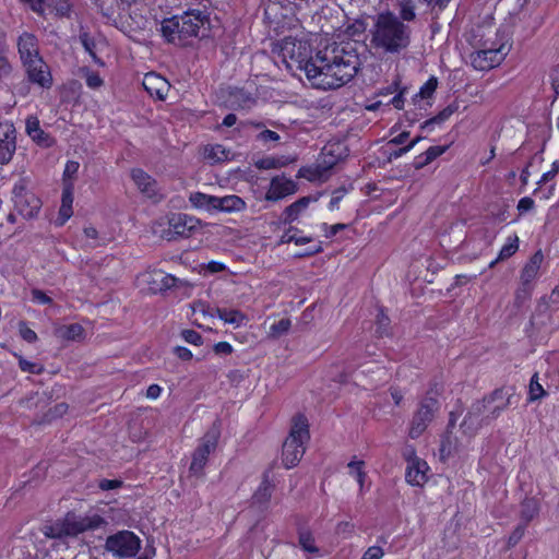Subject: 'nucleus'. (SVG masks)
I'll use <instances>...</instances> for the list:
<instances>
[{
    "instance_id": "1",
    "label": "nucleus",
    "mask_w": 559,
    "mask_h": 559,
    "mask_svg": "<svg viewBox=\"0 0 559 559\" xmlns=\"http://www.w3.org/2000/svg\"><path fill=\"white\" fill-rule=\"evenodd\" d=\"M364 46L357 41H334L308 61L306 78L313 88L331 91L349 83L362 66Z\"/></svg>"
},
{
    "instance_id": "2",
    "label": "nucleus",
    "mask_w": 559,
    "mask_h": 559,
    "mask_svg": "<svg viewBox=\"0 0 559 559\" xmlns=\"http://www.w3.org/2000/svg\"><path fill=\"white\" fill-rule=\"evenodd\" d=\"M412 31L392 12H382L370 29V46L377 52L397 55L411 44Z\"/></svg>"
},
{
    "instance_id": "3",
    "label": "nucleus",
    "mask_w": 559,
    "mask_h": 559,
    "mask_svg": "<svg viewBox=\"0 0 559 559\" xmlns=\"http://www.w3.org/2000/svg\"><path fill=\"white\" fill-rule=\"evenodd\" d=\"M209 24V17L200 10H191L180 15L164 19L160 24L163 37L170 44L186 46L198 37Z\"/></svg>"
},
{
    "instance_id": "4",
    "label": "nucleus",
    "mask_w": 559,
    "mask_h": 559,
    "mask_svg": "<svg viewBox=\"0 0 559 559\" xmlns=\"http://www.w3.org/2000/svg\"><path fill=\"white\" fill-rule=\"evenodd\" d=\"M17 50L28 80L43 88H50L52 75L39 55L37 38L31 33H23L17 39Z\"/></svg>"
},
{
    "instance_id": "5",
    "label": "nucleus",
    "mask_w": 559,
    "mask_h": 559,
    "mask_svg": "<svg viewBox=\"0 0 559 559\" xmlns=\"http://www.w3.org/2000/svg\"><path fill=\"white\" fill-rule=\"evenodd\" d=\"M273 52L288 70H302L306 73L308 61L313 57L309 40L301 32L286 36L275 44Z\"/></svg>"
},
{
    "instance_id": "6",
    "label": "nucleus",
    "mask_w": 559,
    "mask_h": 559,
    "mask_svg": "<svg viewBox=\"0 0 559 559\" xmlns=\"http://www.w3.org/2000/svg\"><path fill=\"white\" fill-rule=\"evenodd\" d=\"M309 439L308 419L299 414L294 417L289 436L283 444L282 461L286 468H292L299 463Z\"/></svg>"
},
{
    "instance_id": "7",
    "label": "nucleus",
    "mask_w": 559,
    "mask_h": 559,
    "mask_svg": "<svg viewBox=\"0 0 559 559\" xmlns=\"http://www.w3.org/2000/svg\"><path fill=\"white\" fill-rule=\"evenodd\" d=\"M104 522L98 514H68L62 521L47 527L45 534L52 538L74 537L85 531L98 528Z\"/></svg>"
},
{
    "instance_id": "8",
    "label": "nucleus",
    "mask_w": 559,
    "mask_h": 559,
    "mask_svg": "<svg viewBox=\"0 0 559 559\" xmlns=\"http://www.w3.org/2000/svg\"><path fill=\"white\" fill-rule=\"evenodd\" d=\"M168 224L167 229L157 228L158 237L166 240H174L177 237H189L192 233L201 227V221L194 216L175 213L162 216V221L157 227Z\"/></svg>"
},
{
    "instance_id": "9",
    "label": "nucleus",
    "mask_w": 559,
    "mask_h": 559,
    "mask_svg": "<svg viewBox=\"0 0 559 559\" xmlns=\"http://www.w3.org/2000/svg\"><path fill=\"white\" fill-rule=\"evenodd\" d=\"M219 437V426L214 424L200 439L199 445L192 454V461L190 464L191 473L195 475L202 473L207 463L209 455L213 453L217 447Z\"/></svg>"
},
{
    "instance_id": "10",
    "label": "nucleus",
    "mask_w": 559,
    "mask_h": 559,
    "mask_svg": "<svg viewBox=\"0 0 559 559\" xmlns=\"http://www.w3.org/2000/svg\"><path fill=\"white\" fill-rule=\"evenodd\" d=\"M140 547V538L130 531H121L108 536L105 544L108 552L120 558L134 557Z\"/></svg>"
},
{
    "instance_id": "11",
    "label": "nucleus",
    "mask_w": 559,
    "mask_h": 559,
    "mask_svg": "<svg viewBox=\"0 0 559 559\" xmlns=\"http://www.w3.org/2000/svg\"><path fill=\"white\" fill-rule=\"evenodd\" d=\"M135 283L141 290L157 294L174 287L177 278L162 270H146L136 276Z\"/></svg>"
},
{
    "instance_id": "12",
    "label": "nucleus",
    "mask_w": 559,
    "mask_h": 559,
    "mask_svg": "<svg viewBox=\"0 0 559 559\" xmlns=\"http://www.w3.org/2000/svg\"><path fill=\"white\" fill-rule=\"evenodd\" d=\"M403 456L407 463L405 479L411 486L423 487L429 479L428 463L418 457L413 447L405 448Z\"/></svg>"
},
{
    "instance_id": "13",
    "label": "nucleus",
    "mask_w": 559,
    "mask_h": 559,
    "mask_svg": "<svg viewBox=\"0 0 559 559\" xmlns=\"http://www.w3.org/2000/svg\"><path fill=\"white\" fill-rule=\"evenodd\" d=\"M508 52L509 47L506 44L484 48L472 53L471 63L476 70L487 71L499 66L504 60Z\"/></svg>"
},
{
    "instance_id": "14",
    "label": "nucleus",
    "mask_w": 559,
    "mask_h": 559,
    "mask_svg": "<svg viewBox=\"0 0 559 559\" xmlns=\"http://www.w3.org/2000/svg\"><path fill=\"white\" fill-rule=\"evenodd\" d=\"M438 408L439 404L435 397L428 396L421 401L420 406L415 413L411 423V438H418L426 430L428 424L432 420Z\"/></svg>"
},
{
    "instance_id": "15",
    "label": "nucleus",
    "mask_w": 559,
    "mask_h": 559,
    "mask_svg": "<svg viewBox=\"0 0 559 559\" xmlns=\"http://www.w3.org/2000/svg\"><path fill=\"white\" fill-rule=\"evenodd\" d=\"M13 194L15 209L23 217L33 218L38 214L41 201L35 193L25 189L23 185H15Z\"/></svg>"
},
{
    "instance_id": "16",
    "label": "nucleus",
    "mask_w": 559,
    "mask_h": 559,
    "mask_svg": "<svg viewBox=\"0 0 559 559\" xmlns=\"http://www.w3.org/2000/svg\"><path fill=\"white\" fill-rule=\"evenodd\" d=\"M22 2L40 15L66 16L71 9L69 0H22Z\"/></svg>"
},
{
    "instance_id": "17",
    "label": "nucleus",
    "mask_w": 559,
    "mask_h": 559,
    "mask_svg": "<svg viewBox=\"0 0 559 559\" xmlns=\"http://www.w3.org/2000/svg\"><path fill=\"white\" fill-rule=\"evenodd\" d=\"M16 148L15 128L9 121L0 122V164H8Z\"/></svg>"
},
{
    "instance_id": "18",
    "label": "nucleus",
    "mask_w": 559,
    "mask_h": 559,
    "mask_svg": "<svg viewBox=\"0 0 559 559\" xmlns=\"http://www.w3.org/2000/svg\"><path fill=\"white\" fill-rule=\"evenodd\" d=\"M297 191V183L284 175L271 179L270 187L265 193V200L278 201Z\"/></svg>"
},
{
    "instance_id": "19",
    "label": "nucleus",
    "mask_w": 559,
    "mask_h": 559,
    "mask_svg": "<svg viewBox=\"0 0 559 559\" xmlns=\"http://www.w3.org/2000/svg\"><path fill=\"white\" fill-rule=\"evenodd\" d=\"M131 178L141 193L146 198L152 199L155 202L163 199V194L159 192L157 182L142 169H133L131 171Z\"/></svg>"
},
{
    "instance_id": "20",
    "label": "nucleus",
    "mask_w": 559,
    "mask_h": 559,
    "mask_svg": "<svg viewBox=\"0 0 559 559\" xmlns=\"http://www.w3.org/2000/svg\"><path fill=\"white\" fill-rule=\"evenodd\" d=\"M142 85L152 97L158 100L166 98L170 87L165 78L154 72H150L144 75Z\"/></svg>"
},
{
    "instance_id": "21",
    "label": "nucleus",
    "mask_w": 559,
    "mask_h": 559,
    "mask_svg": "<svg viewBox=\"0 0 559 559\" xmlns=\"http://www.w3.org/2000/svg\"><path fill=\"white\" fill-rule=\"evenodd\" d=\"M26 133L35 141L37 144L49 147L52 145L53 140L47 134L39 124V120L37 117L31 116L26 119Z\"/></svg>"
},
{
    "instance_id": "22",
    "label": "nucleus",
    "mask_w": 559,
    "mask_h": 559,
    "mask_svg": "<svg viewBox=\"0 0 559 559\" xmlns=\"http://www.w3.org/2000/svg\"><path fill=\"white\" fill-rule=\"evenodd\" d=\"M211 317L219 318L225 324L233 325L234 328H240L248 322V317L236 309L216 308Z\"/></svg>"
},
{
    "instance_id": "23",
    "label": "nucleus",
    "mask_w": 559,
    "mask_h": 559,
    "mask_svg": "<svg viewBox=\"0 0 559 559\" xmlns=\"http://www.w3.org/2000/svg\"><path fill=\"white\" fill-rule=\"evenodd\" d=\"M73 187L71 183H68L62 189V198H61V205L59 209V214L57 217L56 223L59 226H62L73 214Z\"/></svg>"
},
{
    "instance_id": "24",
    "label": "nucleus",
    "mask_w": 559,
    "mask_h": 559,
    "mask_svg": "<svg viewBox=\"0 0 559 559\" xmlns=\"http://www.w3.org/2000/svg\"><path fill=\"white\" fill-rule=\"evenodd\" d=\"M246 209V202L238 195L216 197V212L238 213Z\"/></svg>"
},
{
    "instance_id": "25",
    "label": "nucleus",
    "mask_w": 559,
    "mask_h": 559,
    "mask_svg": "<svg viewBox=\"0 0 559 559\" xmlns=\"http://www.w3.org/2000/svg\"><path fill=\"white\" fill-rule=\"evenodd\" d=\"M542 261L543 255L540 254V252H537L524 265L521 272V282L524 286L531 285L537 278Z\"/></svg>"
},
{
    "instance_id": "26",
    "label": "nucleus",
    "mask_w": 559,
    "mask_h": 559,
    "mask_svg": "<svg viewBox=\"0 0 559 559\" xmlns=\"http://www.w3.org/2000/svg\"><path fill=\"white\" fill-rule=\"evenodd\" d=\"M55 335L61 341H81L84 338V329L79 323L62 324L55 329Z\"/></svg>"
},
{
    "instance_id": "27",
    "label": "nucleus",
    "mask_w": 559,
    "mask_h": 559,
    "mask_svg": "<svg viewBox=\"0 0 559 559\" xmlns=\"http://www.w3.org/2000/svg\"><path fill=\"white\" fill-rule=\"evenodd\" d=\"M365 462L362 460L357 459L356 456L353 460H350L347 464L348 474L357 481L360 495H362L367 489V474L365 471Z\"/></svg>"
},
{
    "instance_id": "28",
    "label": "nucleus",
    "mask_w": 559,
    "mask_h": 559,
    "mask_svg": "<svg viewBox=\"0 0 559 559\" xmlns=\"http://www.w3.org/2000/svg\"><path fill=\"white\" fill-rule=\"evenodd\" d=\"M191 205L197 210H202L209 213H215L216 210V197L205 194L202 192H192L189 195Z\"/></svg>"
},
{
    "instance_id": "29",
    "label": "nucleus",
    "mask_w": 559,
    "mask_h": 559,
    "mask_svg": "<svg viewBox=\"0 0 559 559\" xmlns=\"http://www.w3.org/2000/svg\"><path fill=\"white\" fill-rule=\"evenodd\" d=\"M314 201L316 199H312L310 197H304L288 205L284 211V222H295L308 209L310 203Z\"/></svg>"
},
{
    "instance_id": "30",
    "label": "nucleus",
    "mask_w": 559,
    "mask_h": 559,
    "mask_svg": "<svg viewBox=\"0 0 559 559\" xmlns=\"http://www.w3.org/2000/svg\"><path fill=\"white\" fill-rule=\"evenodd\" d=\"M366 24L361 20H355L350 23H347L343 29L344 36L347 38L346 41H357L359 45V37L365 33ZM342 41H345L343 39Z\"/></svg>"
},
{
    "instance_id": "31",
    "label": "nucleus",
    "mask_w": 559,
    "mask_h": 559,
    "mask_svg": "<svg viewBox=\"0 0 559 559\" xmlns=\"http://www.w3.org/2000/svg\"><path fill=\"white\" fill-rule=\"evenodd\" d=\"M292 328V321L288 318H283L272 323L267 331V337L272 340L280 338L288 333Z\"/></svg>"
},
{
    "instance_id": "32",
    "label": "nucleus",
    "mask_w": 559,
    "mask_h": 559,
    "mask_svg": "<svg viewBox=\"0 0 559 559\" xmlns=\"http://www.w3.org/2000/svg\"><path fill=\"white\" fill-rule=\"evenodd\" d=\"M519 242L520 240L516 235L509 236L500 249L497 260H506L512 257L519 249Z\"/></svg>"
},
{
    "instance_id": "33",
    "label": "nucleus",
    "mask_w": 559,
    "mask_h": 559,
    "mask_svg": "<svg viewBox=\"0 0 559 559\" xmlns=\"http://www.w3.org/2000/svg\"><path fill=\"white\" fill-rule=\"evenodd\" d=\"M547 395V392L543 388V385L539 383L538 374L535 373L530 381L528 386V401L535 402L538 401Z\"/></svg>"
},
{
    "instance_id": "34",
    "label": "nucleus",
    "mask_w": 559,
    "mask_h": 559,
    "mask_svg": "<svg viewBox=\"0 0 559 559\" xmlns=\"http://www.w3.org/2000/svg\"><path fill=\"white\" fill-rule=\"evenodd\" d=\"M287 164H288V160H286L284 158L272 157V156L260 158L254 163V165L258 169H265V170L281 168Z\"/></svg>"
},
{
    "instance_id": "35",
    "label": "nucleus",
    "mask_w": 559,
    "mask_h": 559,
    "mask_svg": "<svg viewBox=\"0 0 559 559\" xmlns=\"http://www.w3.org/2000/svg\"><path fill=\"white\" fill-rule=\"evenodd\" d=\"M401 21H413L416 16L415 0H399Z\"/></svg>"
},
{
    "instance_id": "36",
    "label": "nucleus",
    "mask_w": 559,
    "mask_h": 559,
    "mask_svg": "<svg viewBox=\"0 0 559 559\" xmlns=\"http://www.w3.org/2000/svg\"><path fill=\"white\" fill-rule=\"evenodd\" d=\"M299 545L307 552H310V554L319 552V549L316 546V540L310 532L302 531L299 533Z\"/></svg>"
},
{
    "instance_id": "37",
    "label": "nucleus",
    "mask_w": 559,
    "mask_h": 559,
    "mask_svg": "<svg viewBox=\"0 0 559 559\" xmlns=\"http://www.w3.org/2000/svg\"><path fill=\"white\" fill-rule=\"evenodd\" d=\"M79 168L80 164L75 160H69L66 164L63 170V187H66L68 183H71V186L74 188V180L79 171Z\"/></svg>"
},
{
    "instance_id": "38",
    "label": "nucleus",
    "mask_w": 559,
    "mask_h": 559,
    "mask_svg": "<svg viewBox=\"0 0 559 559\" xmlns=\"http://www.w3.org/2000/svg\"><path fill=\"white\" fill-rule=\"evenodd\" d=\"M309 241H310V238L305 237V236H298L297 235V229H295V228H290L287 231H285L282 235L281 240H280L281 243L294 242V243H296L298 246L305 245V243H307Z\"/></svg>"
},
{
    "instance_id": "39",
    "label": "nucleus",
    "mask_w": 559,
    "mask_h": 559,
    "mask_svg": "<svg viewBox=\"0 0 559 559\" xmlns=\"http://www.w3.org/2000/svg\"><path fill=\"white\" fill-rule=\"evenodd\" d=\"M448 145H436V146H430L425 153H424V159L423 162L420 163V166H425L429 163H431L432 160H435L437 157L441 156L442 154H444L448 150Z\"/></svg>"
},
{
    "instance_id": "40",
    "label": "nucleus",
    "mask_w": 559,
    "mask_h": 559,
    "mask_svg": "<svg viewBox=\"0 0 559 559\" xmlns=\"http://www.w3.org/2000/svg\"><path fill=\"white\" fill-rule=\"evenodd\" d=\"M85 83L87 87L96 90L99 88L104 84V80L99 76L98 73L90 70V69H83Z\"/></svg>"
},
{
    "instance_id": "41",
    "label": "nucleus",
    "mask_w": 559,
    "mask_h": 559,
    "mask_svg": "<svg viewBox=\"0 0 559 559\" xmlns=\"http://www.w3.org/2000/svg\"><path fill=\"white\" fill-rule=\"evenodd\" d=\"M438 86V80L435 76H431L426 81V83L420 87L418 92V96L420 98H429L436 92Z\"/></svg>"
},
{
    "instance_id": "42",
    "label": "nucleus",
    "mask_w": 559,
    "mask_h": 559,
    "mask_svg": "<svg viewBox=\"0 0 559 559\" xmlns=\"http://www.w3.org/2000/svg\"><path fill=\"white\" fill-rule=\"evenodd\" d=\"M181 337L189 344L200 346L203 344V337L194 330H182Z\"/></svg>"
},
{
    "instance_id": "43",
    "label": "nucleus",
    "mask_w": 559,
    "mask_h": 559,
    "mask_svg": "<svg viewBox=\"0 0 559 559\" xmlns=\"http://www.w3.org/2000/svg\"><path fill=\"white\" fill-rule=\"evenodd\" d=\"M19 332L21 337L27 343H35L37 341V334L32 330L25 322H20Z\"/></svg>"
},
{
    "instance_id": "44",
    "label": "nucleus",
    "mask_w": 559,
    "mask_h": 559,
    "mask_svg": "<svg viewBox=\"0 0 559 559\" xmlns=\"http://www.w3.org/2000/svg\"><path fill=\"white\" fill-rule=\"evenodd\" d=\"M12 71V67L8 61L5 49L0 48V79L8 76Z\"/></svg>"
},
{
    "instance_id": "45",
    "label": "nucleus",
    "mask_w": 559,
    "mask_h": 559,
    "mask_svg": "<svg viewBox=\"0 0 559 559\" xmlns=\"http://www.w3.org/2000/svg\"><path fill=\"white\" fill-rule=\"evenodd\" d=\"M384 551L380 546H370L360 559H382Z\"/></svg>"
},
{
    "instance_id": "46",
    "label": "nucleus",
    "mask_w": 559,
    "mask_h": 559,
    "mask_svg": "<svg viewBox=\"0 0 559 559\" xmlns=\"http://www.w3.org/2000/svg\"><path fill=\"white\" fill-rule=\"evenodd\" d=\"M19 366H20L21 370H23L24 372H29V373H38L41 370V367L38 364L28 361L24 358H20Z\"/></svg>"
},
{
    "instance_id": "47",
    "label": "nucleus",
    "mask_w": 559,
    "mask_h": 559,
    "mask_svg": "<svg viewBox=\"0 0 559 559\" xmlns=\"http://www.w3.org/2000/svg\"><path fill=\"white\" fill-rule=\"evenodd\" d=\"M86 243L90 246L98 245V233L93 226H86L83 230Z\"/></svg>"
},
{
    "instance_id": "48",
    "label": "nucleus",
    "mask_w": 559,
    "mask_h": 559,
    "mask_svg": "<svg viewBox=\"0 0 559 559\" xmlns=\"http://www.w3.org/2000/svg\"><path fill=\"white\" fill-rule=\"evenodd\" d=\"M346 227L345 224H334V225H328L322 224V230L324 231L325 237L332 238L334 237L340 230L344 229Z\"/></svg>"
},
{
    "instance_id": "49",
    "label": "nucleus",
    "mask_w": 559,
    "mask_h": 559,
    "mask_svg": "<svg viewBox=\"0 0 559 559\" xmlns=\"http://www.w3.org/2000/svg\"><path fill=\"white\" fill-rule=\"evenodd\" d=\"M32 300L35 304L46 305L51 302V298L47 296L43 290L33 289L32 290Z\"/></svg>"
},
{
    "instance_id": "50",
    "label": "nucleus",
    "mask_w": 559,
    "mask_h": 559,
    "mask_svg": "<svg viewBox=\"0 0 559 559\" xmlns=\"http://www.w3.org/2000/svg\"><path fill=\"white\" fill-rule=\"evenodd\" d=\"M217 355H229L233 353V346L228 342H218L213 346Z\"/></svg>"
},
{
    "instance_id": "51",
    "label": "nucleus",
    "mask_w": 559,
    "mask_h": 559,
    "mask_svg": "<svg viewBox=\"0 0 559 559\" xmlns=\"http://www.w3.org/2000/svg\"><path fill=\"white\" fill-rule=\"evenodd\" d=\"M558 171H559V163H558V160H556L552 163L551 169L543 174L538 183L542 185V183H545L548 180L552 179L557 175Z\"/></svg>"
},
{
    "instance_id": "52",
    "label": "nucleus",
    "mask_w": 559,
    "mask_h": 559,
    "mask_svg": "<svg viewBox=\"0 0 559 559\" xmlns=\"http://www.w3.org/2000/svg\"><path fill=\"white\" fill-rule=\"evenodd\" d=\"M533 207H534V200L528 197L522 198L518 203V210L521 214L531 211Z\"/></svg>"
},
{
    "instance_id": "53",
    "label": "nucleus",
    "mask_w": 559,
    "mask_h": 559,
    "mask_svg": "<svg viewBox=\"0 0 559 559\" xmlns=\"http://www.w3.org/2000/svg\"><path fill=\"white\" fill-rule=\"evenodd\" d=\"M271 496V485L269 484L267 480H263L258 492L255 493V497L261 500V499H269Z\"/></svg>"
},
{
    "instance_id": "54",
    "label": "nucleus",
    "mask_w": 559,
    "mask_h": 559,
    "mask_svg": "<svg viewBox=\"0 0 559 559\" xmlns=\"http://www.w3.org/2000/svg\"><path fill=\"white\" fill-rule=\"evenodd\" d=\"M121 485L122 481L118 479H103L99 481V488L102 490H112L119 488Z\"/></svg>"
},
{
    "instance_id": "55",
    "label": "nucleus",
    "mask_w": 559,
    "mask_h": 559,
    "mask_svg": "<svg viewBox=\"0 0 559 559\" xmlns=\"http://www.w3.org/2000/svg\"><path fill=\"white\" fill-rule=\"evenodd\" d=\"M174 353L181 360H191L193 358L192 352L189 348L183 347V346L175 347Z\"/></svg>"
},
{
    "instance_id": "56",
    "label": "nucleus",
    "mask_w": 559,
    "mask_h": 559,
    "mask_svg": "<svg viewBox=\"0 0 559 559\" xmlns=\"http://www.w3.org/2000/svg\"><path fill=\"white\" fill-rule=\"evenodd\" d=\"M163 392L158 384H151L146 390V397L150 400H157Z\"/></svg>"
},
{
    "instance_id": "57",
    "label": "nucleus",
    "mask_w": 559,
    "mask_h": 559,
    "mask_svg": "<svg viewBox=\"0 0 559 559\" xmlns=\"http://www.w3.org/2000/svg\"><path fill=\"white\" fill-rule=\"evenodd\" d=\"M537 512L536 504L534 502H527L524 506L523 514L527 520H531Z\"/></svg>"
},
{
    "instance_id": "58",
    "label": "nucleus",
    "mask_w": 559,
    "mask_h": 559,
    "mask_svg": "<svg viewBox=\"0 0 559 559\" xmlns=\"http://www.w3.org/2000/svg\"><path fill=\"white\" fill-rule=\"evenodd\" d=\"M551 83L556 94L559 95V64L552 70Z\"/></svg>"
},
{
    "instance_id": "59",
    "label": "nucleus",
    "mask_w": 559,
    "mask_h": 559,
    "mask_svg": "<svg viewBox=\"0 0 559 559\" xmlns=\"http://www.w3.org/2000/svg\"><path fill=\"white\" fill-rule=\"evenodd\" d=\"M259 136L264 141H277L280 139L278 134L271 130H264Z\"/></svg>"
},
{
    "instance_id": "60",
    "label": "nucleus",
    "mask_w": 559,
    "mask_h": 559,
    "mask_svg": "<svg viewBox=\"0 0 559 559\" xmlns=\"http://www.w3.org/2000/svg\"><path fill=\"white\" fill-rule=\"evenodd\" d=\"M421 140L420 136H417L415 138L414 140H412L408 145L402 147L399 153L395 154V156H401L403 154H406L408 153L411 150H413V147Z\"/></svg>"
},
{
    "instance_id": "61",
    "label": "nucleus",
    "mask_w": 559,
    "mask_h": 559,
    "mask_svg": "<svg viewBox=\"0 0 559 559\" xmlns=\"http://www.w3.org/2000/svg\"><path fill=\"white\" fill-rule=\"evenodd\" d=\"M81 40H82V44H83V46L85 47V49H86V50L90 52V55L92 56V58H93L96 62H98L99 64H103V62H100V61H98V60H97V58H96L95 53L93 52L92 47H91V45H90V43H88V40H87V35H86V34H84V35H82V36H81Z\"/></svg>"
},
{
    "instance_id": "62",
    "label": "nucleus",
    "mask_w": 559,
    "mask_h": 559,
    "mask_svg": "<svg viewBox=\"0 0 559 559\" xmlns=\"http://www.w3.org/2000/svg\"><path fill=\"white\" fill-rule=\"evenodd\" d=\"M409 136V132L407 131H403L402 133H400L399 135L394 136L392 140H391V143L395 144V145H400V144H403L407 138Z\"/></svg>"
},
{
    "instance_id": "63",
    "label": "nucleus",
    "mask_w": 559,
    "mask_h": 559,
    "mask_svg": "<svg viewBox=\"0 0 559 559\" xmlns=\"http://www.w3.org/2000/svg\"><path fill=\"white\" fill-rule=\"evenodd\" d=\"M207 269L213 272V273H217V272H221L225 269V265L221 262H216V261H211L209 264H207Z\"/></svg>"
},
{
    "instance_id": "64",
    "label": "nucleus",
    "mask_w": 559,
    "mask_h": 559,
    "mask_svg": "<svg viewBox=\"0 0 559 559\" xmlns=\"http://www.w3.org/2000/svg\"><path fill=\"white\" fill-rule=\"evenodd\" d=\"M237 121V118L234 114H229L227 115L224 120H223V124L226 126V127H233Z\"/></svg>"
}]
</instances>
